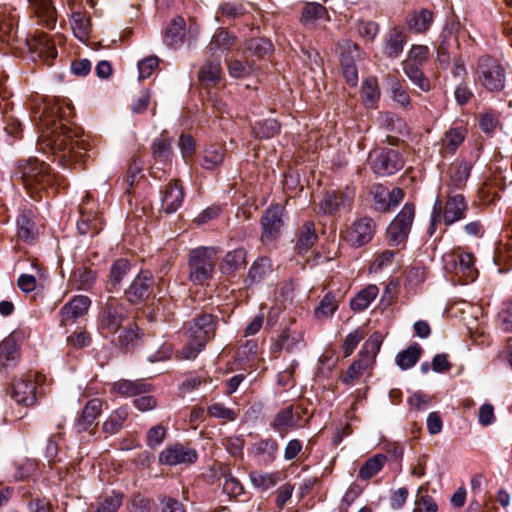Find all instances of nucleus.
Here are the masks:
<instances>
[{"mask_svg": "<svg viewBox=\"0 0 512 512\" xmlns=\"http://www.w3.org/2000/svg\"><path fill=\"white\" fill-rule=\"evenodd\" d=\"M71 109L69 106L66 108L52 106L48 108L42 119L46 126V134L43 137L47 139L55 161L66 168L84 163L89 150V144L79 140L82 135L81 129L72 128L65 122L66 110L70 113Z\"/></svg>", "mask_w": 512, "mask_h": 512, "instance_id": "nucleus-1", "label": "nucleus"}, {"mask_svg": "<svg viewBox=\"0 0 512 512\" xmlns=\"http://www.w3.org/2000/svg\"><path fill=\"white\" fill-rule=\"evenodd\" d=\"M16 179H20L32 198H41V192L57 182L51 173L50 165L37 159L19 162L15 171Z\"/></svg>", "mask_w": 512, "mask_h": 512, "instance_id": "nucleus-2", "label": "nucleus"}, {"mask_svg": "<svg viewBox=\"0 0 512 512\" xmlns=\"http://www.w3.org/2000/svg\"><path fill=\"white\" fill-rule=\"evenodd\" d=\"M217 323L218 317L212 314H202L195 318L186 331L187 343L180 351L182 358L195 359L215 337Z\"/></svg>", "mask_w": 512, "mask_h": 512, "instance_id": "nucleus-3", "label": "nucleus"}, {"mask_svg": "<svg viewBox=\"0 0 512 512\" xmlns=\"http://www.w3.org/2000/svg\"><path fill=\"white\" fill-rule=\"evenodd\" d=\"M128 317V309L119 298L109 296L103 302L98 319L97 329L104 338L114 337L122 328Z\"/></svg>", "mask_w": 512, "mask_h": 512, "instance_id": "nucleus-4", "label": "nucleus"}, {"mask_svg": "<svg viewBox=\"0 0 512 512\" xmlns=\"http://www.w3.org/2000/svg\"><path fill=\"white\" fill-rule=\"evenodd\" d=\"M475 81L489 92H501L506 86L505 68L496 58L483 55L477 61Z\"/></svg>", "mask_w": 512, "mask_h": 512, "instance_id": "nucleus-5", "label": "nucleus"}, {"mask_svg": "<svg viewBox=\"0 0 512 512\" xmlns=\"http://www.w3.org/2000/svg\"><path fill=\"white\" fill-rule=\"evenodd\" d=\"M216 264L214 248L198 247L188 255L189 279L194 285H204L212 279Z\"/></svg>", "mask_w": 512, "mask_h": 512, "instance_id": "nucleus-6", "label": "nucleus"}, {"mask_svg": "<svg viewBox=\"0 0 512 512\" xmlns=\"http://www.w3.org/2000/svg\"><path fill=\"white\" fill-rule=\"evenodd\" d=\"M383 342V335L380 332H374L366 340L359 353V359L354 361L346 370L342 377L344 384H351V382L358 378L363 371L368 369L375 361L380 347Z\"/></svg>", "mask_w": 512, "mask_h": 512, "instance_id": "nucleus-7", "label": "nucleus"}, {"mask_svg": "<svg viewBox=\"0 0 512 512\" xmlns=\"http://www.w3.org/2000/svg\"><path fill=\"white\" fill-rule=\"evenodd\" d=\"M368 160L372 171L378 176L393 175L405 165L403 155L389 147L374 148L370 151Z\"/></svg>", "mask_w": 512, "mask_h": 512, "instance_id": "nucleus-8", "label": "nucleus"}, {"mask_svg": "<svg viewBox=\"0 0 512 512\" xmlns=\"http://www.w3.org/2000/svg\"><path fill=\"white\" fill-rule=\"evenodd\" d=\"M414 216V204L406 203L387 228V240L390 246L406 243Z\"/></svg>", "mask_w": 512, "mask_h": 512, "instance_id": "nucleus-9", "label": "nucleus"}, {"mask_svg": "<svg viewBox=\"0 0 512 512\" xmlns=\"http://www.w3.org/2000/svg\"><path fill=\"white\" fill-rule=\"evenodd\" d=\"M283 213L284 208L278 204L271 205L266 209L261 218V240L263 243L272 242L280 236L281 229L284 225Z\"/></svg>", "mask_w": 512, "mask_h": 512, "instance_id": "nucleus-10", "label": "nucleus"}, {"mask_svg": "<svg viewBox=\"0 0 512 512\" xmlns=\"http://www.w3.org/2000/svg\"><path fill=\"white\" fill-rule=\"evenodd\" d=\"M95 204L90 201L89 195L80 205V219L77 222V230L81 235L95 236L102 229V219L94 210Z\"/></svg>", "mask_w": 512, "mask_h": 512, "instance_id": "nucleus-11", "label": "nucleus"}, {"mask_svg": "<svg viewBox=\"0 0 512 512\" xmlns=\"http://www.w3.org/2000/svg\"><path fill=\"white\" fill-rule=\"evenodd\" d=\"M25 339L22 330H14L0 343V367L7 368L16 364L20 358V347Z\"/></svg>", "mask_w": 512, "mask_h": 512, "instance_id": "nucleus-12", "label": "nucleus"}, {"mask_svg": "<svg viewBox=\"0 0 512 512\" xmlns=\"http://www.w3.org/2000/svg\"><path fill=\"white\" fill-rule=\"evenodd\" d=\"M154 278L149 271H141L125 290L127 301L131 304H139L152 294Z\"/></svg>", "mask_w": 512, "mask_h": 512, "instance_id": "nucleus-13", "label": "nucleus"}, {"mask_svg": "<svg viewBox=\"0 0 512 512\" xmlns=\"http://www.w3.org/2000/svg\"><path fill=\"white\" fill-rule=\"evenodd\" d=\"M375 234V223L369 217L355 221L346 232V240L353 247H361L370 242Z\"/></svg>", "mask_w": 512, "mask_h": 512, "instance_id": "nucleus-14", "label": "nucleus"}, {"mask_svg": "<svg viewBox=\"0 0 512 512\" xmlns=\"http://www.w3.org/2000/svg\"><path fill=\"white\" fill-rule=\"evenodd\" d=\"M198 453L195 449L184 446L183 444H175L166 448L159 454V461L165 465L192 464L196 462Z\"/></svg>", "mask_w": 512, "mask_h": 512, "instance_id": "nucleus-15", "label": "nucleus"}, {"mask_svg": "<svg viewBox=\"0 0 512 512\" xmlns=\"http://www.w3.org/2000/svg\"><path fill=\"white\" fill-rule=\"evenodd\" d=\"M91 305V300L84 295L73 297L60 309V326L73 324L78 318L84 316Z\"/></svg>", "mask_w": 512, "mask_h": 512, "instance_id": "nucleus-16", "label": "nucleus"}, {"mask_svg": "<svg viewBox=\"0 0 512 512\" xmlns=\"http://www.w3.org/2000/svg\"><path fill=\"white\" fill-rule=\"evenodd\" d=\"M11 396L18 404L26 407L34 405L37 401L35 377L28 375L16 380L13 383Z\"/></svg>", "mask_w": 512, "mask_h": 512, "instance_id": "nucleus-17", "label": "nucleus"}, {"mask_svg": "<svg viewBox=\"0 0 512 512\" xmlns=\"http://www.w3.org/2000/svg\"><path fill=\"white\" fill-rule=\"evenodd\" d=\"M161 211L166 214L176 212L182 205L184 189L177 179L171 180L161 191Z\"/></svg>", "mask_w": 512, "mask_h": 512, "instance_id": "nucleus-18", "label": "nucleus"}, {"mask_svg": "<svg viewBox=\"0 0 512 512\" xmlns=\"http://www.w3.org/2000/svg\"><path fill=\"white\" fill-rule=\"evenodd\" d=\"M440 43L437 47V61L440 68L447 69L454 60V55H459L456 51L459 47L458 38L451 30L445 29L440 35Z\"/></svg>", "mask_w": 512, "mask_h": 512, "instance_id": "nucleus-19", "label": "nucleus"}, {"mask_svg": "<svg viewBox=\"0 0 512 512\" xmlns=\"http://www.w3.org/2000/svg\"><path fill=\"white\" fill-rule=\"evenodd\" d=\"M468 204L462 194L449 195L443 208V221L446 226L452 225L466 217Z\"/></svg>", "mask_w": 512, "mask_h": 512, "instance_id": "nucleus-20", "label": "nucleus"}, {"mask_svg": "<svg viewBox=\"0 0 512 512\" xmlns=\"http://www.w3.org/2000/svg\"><path fill=\"white\" fill-rule=\"evenodd\" d=\"M31 53L43 60L48 66L52 65L53 60L57 57V50L54 42L46 34H40L28 41Z\"/></svg>", "mask_w": 512, "mask_h": 512, "instance_id": "nucleus-21", "label": "nucleus"}, {"mask_svg": "<svg viewBox=\"0 0 512 512\" xmlns=\"http://www.w3.org/2000/svg\"><path fill=\"white\" fill-rule=\"evenodd\" d=\"M39 235L36 215L31 209H24L17 217V236L26 243L34 242Z\"/></svg>", "mask_w": 512, "mask_h": 512, "instance_id": "nucleus-22", "label": "nucleus"}, {"mask_svg": "<svg viewBox=\"0 0 512 512\" xmlns=\"http://www.w3.org/2000/svg\"><path fill=\"white\" fill-rule=\"evenodd\" d=\"M407 39L404 28L399 26L391 28L384 39V54L390 59L398 58L403 52Z\"/></svg>", "mask_w": 512, "mask_h": 512, "instance_id": "nucleus-23", "label": "nucleus"}, {"mask_svg": "<svg viewBox=\"0 0 512 512\" xmlns=\"http://www.w3.org/2000/svg\"><path fill=\"white\" fill-rule=\"evenodd\" d=\"M102 410V401L98 398L91 399L84 406L80 417L77 419L75 429L78 433L88 431L97 424L96 420Z\"/></svg>", "mask_w": 512, "mask_h": 512, "instance_id": "nucleus-24", "label": "nucleus"}, {"mask_svg": "<svg viewBox=\"0 0 512 512\" xmlns=\"http://www.w3.org/2000/svg\"><path fill=\"white\" fill-rule=\"evenodd\" d=\"M392 100L403 109H410L412 102L405 81L393 75L386 77Z\"/></svg>", "mask_w": 512, "mask_h": 512, "instance_id": "nucleus-25", "label": "nucleus"}, {"mask_svg": "<svg viewBox=\"0 0 512 512\" xmlns=\"http://www.w3.org/2000/svg\"><path fill=\"white\" fill-rule=\"evenodd\" d=\"M113 387L118 394L125 397H136L152 390V385L144 379H121L115 382Z\"/></svg>", "mask_w": 512, "mask_h": 512, "instance_id": "nucleus-26", "label": "nucleus"}, {"mask_svg": "<svg viewBox=\"0 0 512 512\" xmlns=\"http://www.w3.org/2000/svg\"><path fill=\"white\" fill-rule=\"evenodd\" d=\"M30 7L35 16L49 29L55 27L56 9L51 0H29Z\"/></svg>", "mask_w": 512, "mask_h": 512, "instance_id": "nucleus-27", "label": "nucleus"}, {"mask_svg": "<svg viewBox=\"0 0 512 512\" xmlns=\"http://www.w3.org/2000/svg\"><path fill=\"white\" fill-rule=\"evenodd\" d=\"M143 333L135 322L129 323L119 333L116 345L125 351L133 350L142 340Z\"/></svg>", "mask_w": 512, "mask_h": 512, "instance_id": "nucleus-28", "label": "nucleus"}, {"mask_svg": "<svg viewBox=\"0 0 512 512\" xmlns=\"http://www.w3.org/2000/svg\"><path fill=\"white\" fill-rule=\"evenodd\" d=\"M405 22L410 31L417 34L425 33L433 22V14L428 9H421L409 13Z\"/></svg>", "mask_w": 512, "mask_h": 512, "instance_id": "nucleus-29", "label": "nucleus"}, {"mask_svg": "<svg viewBox=\"0 0 512 512\" xmlns=\"http://www.w3.org/2000/svg\"><path fill=\"white\" fill-rule=\"evenodd\" d=\"M279 445L273 438L260 439L251 447L255 457L260 458L265 464L274 462L277 457Z\"/></svg>", "mask_w": 512, "mask_h": 512, "instance_id": "nucleus-30", "label": "nucleus"}, {"mask_svg": "<svg viewBox=\"0 0 512 512\" xmlns=\"http://www.w3.org/2000/svg\"><path fill=\"white\" fill-rule=\"evenodd\" d=\"M472 169L471 163L461 161L453 163L450 167L448 186L452 190H458L465 187Z\"/></svg>", "mask_w": 512, "mask_h": 512, "instance_id": "nucleus-31", "label": "nucleus"}, {"mask_svg": "<svg viewBox=\"0 0 512 512\" xmlns=\"http://www.w3.org/2000/svg\"><path fill=\"white\" fill-rule=\"evenodd\" d=\"M185 37V20L181 16L172 19L167 27L164 36V42L171 48H177L182 45Z\"/></svg>", "mask_w": 512, "mask_h": 512, "instance_id": "nucleus-32", "label": "nucleus"}, {"mask_svg": "<svg viewBox=\"0 0 512 512\" xmlns=\"http://www.w3.org/2000/svg\"><path fill=\"white\" fill-rule=\"evenodd\" d=\"M387 462V456L378 453L368 458L358 472L359 479L363 481H368L376 476L384 467Z\"/></svg>", "mask_w": 512, "mask_h": 512, "instance_id": "nucleus-33", "label": "nucleus"}, {"mask_svg": "<svg viewBox=\"0 0 512 512\" xmlns=\"http://www.w3.org/2000/svg\"><path fill=\"white\" fill-rule=\"evenodd\" d=\"M465 136V128L453 127L448 129L441 140V150L445 153L454 154L463 143Z\"/></svg>", "mask_w": 512, "mask_h": 512, "instance_id": "nucleus-34", "label": "nucleus"}, {"mask_svg": "<svg viewBox=\"0 0 512 512\" xmlns=\"http://www.w3.org/2000/svg\"><path fill=\"white\" fill-rule=\"evenodd\" d=\"M422 65H412V64H403L402 69L407 78L419 88L423 92H428L431 90V82L428 77L425 76L423 72Z\"/></svg>", "mask_w": 512, "mask_h": 512, "instance_id": "nucleus-35", "label": "nucleus"}, {"mask_svg": "<svg viewBox=\"0 0 512 512\" xmlns=\"http://www.w3.org/2000/svg\"><path fill=\"white\" fill-rule=\"evenodd\" d=\"M71 28L76 38L86 41L91 32L90 17L86 12L75 11L71 15Z\"/></svg>", "mask_w": 512, "mask_h": 512, "instance_id": "nucleus-36", "label": "nucleus"}, {"mask_svg": "<svg viewBox=\"0 0 512 512\" xmlns=\"http://www.w3.org/2000/svg\"><path fill=\"white\" fill-rule=\"evenodd\" d=\"M379 289L376 285H368L357 293L350 301V307L355 312L364 311L377 297Z\"/></svg>", "mask_w": 512, "mask_h": 512, "instance_id": "nucleus-37", "label": "nucleus"}, {"mask_svg": "<svg viewBox=\"0 0 512 512\" xmlns=\"http://www.w3.org/2000/svg\"><path fill=\"white\" fill-rule=\"evenodd\" d=\"M328 19L327 9L319 3H307L301 13L300 22L304 26L314 25L317 21Z\"/></svg>", "mask_w": 512, "mask_h": 512, "instance_id": "nucleus-38", "label": "nucleus"}, {"mask_svg": "<svg viewBox=\"0 0 512 512\" xmlns=\"http://www.w3.org/2000/svg\"><path fill=\"white\" fill-rule=\"evenodd\" d=\"M236 43V36L220 29L211 39L208 50L212 55L229 50Z\"/></svg>", "mask_w": 512, "mask_h": 512, "instance_id": "nucleus-39", "label": "nucleus"}, {"mask_svg": "<svg viewBox=\"0 0 512 512\" xmlns=\"http://www.w3.org/2000/svg\"><path fill=\"white\" fill-rule=\"evenodd\" d=\"M361 98L366 107H376L380 99V89L376 77H368L363 81Z\"/></svg>", "mask_w": 512, "mask_h": 512, "instance_id": "nucleus-40", "label": "nucleus"}, {"mask_svg": "<svg viewBox=\"0 0 512 512\" xmlns=\"http://www.w3.org/2000/svg\"><path fill=\"white\" fill-rule=\"evenodd\" d=\"M318 236L315 231V224L312 221L304 223L300 230L299 238L296 243V249L300 254L306 253L317 241Z\"/></svg>", "mask_w": 512, "mask_h": 512, "instance_id": "nucleus-41", "label": "nucleus"}, {"mask_svg": "<svg viewBox=\"0 0 512 512\" xmlns=\"http://www.w3.org/2000/svg\"><path fill=\"white\" fill-rule=\"evenodd\" d=\"M245 259L246 251L243 248L229 251L222 261L221 271L224 274H231L245 265Z\"/></svg>", "mask_w": 512, "mask_h": 512, "instance_id": "nucleus-42", "label": "nucleus"}, {"mask_svg": "<svg viewBox=\"0 0 512 512\" xmlns=\"http://www.w3.org/2000/svg\"><path fill=\"white\" fill-rule=\"evenodd\" d=\"M272 270L271 260L267 257H259L250 267L247 279L251 284L260 283Z\"/></svg>", "mask_w": 512, "mask_h": 512, "instance_id": "nucleus-43", "label": "nucleus"}, {"mask_svg": "<svg viewBox=\"0 0 512 512\" xmlns=\"http://www.w3.org/2000/svg\"><path fill=\"white\" fill-rule=\"evenodd\" d=\"M156 164L168 165L172 156L171 142L168 139H156L151 146Z\"/></svg>", "mask_w": 512, "mask_h": 512, "instance_id": "nucleus-44", "label": "nucleus"}, {"mask_svg": "<svg viewBox=\"0 0 512 512\" xmlns=\"http://www.w3.org/2000/svg\"><path fill=\"white\" fill-rule=\"evenodd\" d=\"M421 352L422 349L418 344L410 345L407 349L398 353L396 363L402 370L409 369L418 362Z\"/></svg>", "mask_w": 512, "mask_h": 512, "instance_id": "nucleus-45", "label": "nucleus"}, {"mask_svg": "<svg viewBox=\"0 0 512 512\" xmlns=\"http://www.w3.org/2000/svg\"><path fill=\"white\" fill-rule=\"evenodd\" d=\"M224 160V149L220 145H211L204 150L201 166L212 170L218 167Z\"/></svg>", "mask_w": 512, "mask_h": 512, "instance_id": "nucleus-46", "label": "nucleus"}, {"mask_svg": "<svg viewBox=\"0 0 512 512\" xmlns=\"http://www.w3.org/2000/svg\"><path fill=\"white\" fill-rule=\"evenodd\" d=\"M272 50V43L266 38H253L246 44L245 56H255L259 59L264 58Z\"/></svg>", "mask_w": 512, "mask_h": 512, "instance_id": "nucleus-47", "label": "nucleus"}, {"mask_svg": "<svg viewBox=\"0 0 512 512\" xmlns=\"http://www.w3.org/2000/svg\"><path fill=\"white\" fill-rule=\"evenodd\" d=\"M127 417L128 411L126 408L121 407L115 410L103 423V431L109 435L118 433L123 427V423L126 421Z\"/></svg>", "mask_w": 512, "mask_h": 512, "instance_id": "nucleus-48", "label": "nucleus"}, {"mask_svg": "<svg viewBox=\"0 0 512 512\" xmlns=\"http://www.w3.org/2000/svg\"><path fill=\"white\" fill-rule=\"evenodd\" d=\"M338 309V301L333 292H328L322 298L318 306L314 310L316 318H326L332 316Z\"/></svg>", "mask_w": 512, "mask_h": 512, "instance_id": "nucleus-49", "label": "nucleus"}, {"mask_svg": "<svg viewBox=\"0 0 512 512\" xmlns=\"http://www.w3.org/2000/svg\"><path fill=\"white\" fill-rule=\"evenodd\" d=\"M344 197L342 193L336 191H328L323 200L320 202V211L327 215L336 213L343 204Z\"/></svg>", "mask_w": 512, "mask_h": 512, "instance_id": "nucleus-50", "label": "nucleus"}, {"mask_svg": "<svg viewBox=\"0 0 512 512\" xmlns=\"http://www.w3.org/2000/svg\"><path fill=\"white\" fill-rule=\"evenodd\" d=\"M130 267L127 259L120 258L115 260L110 268L109 284L112 287L118 286L130 271Z\"/></svg>", "mask_w": 512, "mask_h": 512, "instance_id": "nucleus-51", "label": "nucleus"}, {"mask_svg": "<svg viewBox=\"0 0 512 512\" xmlns=\"http://www.w3.org/2000/svg\"><path fill=\"white\" fill-rule=\"evenodd\" d=\"M255 69V63L250 61L248 56H245L244 62L237 59L228 62L229 74L234 78L249 76Z\"/></svg>", "mask_w": 512, "mask_h": 512, "instance_id": "nucleus-52", "label": "nucleus"}, {"mask_svg": "<svg viewBox=\"0 0 512 512\" xmlns=\"http://www.w3.org/2000/svg\"><path fill=\"white\" fill-rule=\"evenodd\" d=\"M123 502V494L120 492H112L98 501L95 512H117Z\"/></svg>", "mask_w": 512, "mask_h": 512, "instance_id": "nucleus-53", "label": "nucleus"}, {"mask_svg": "<svg viewBox=\"0 0 512 512\" xmlns=\"http://www.w3.org/2000/svg\"><path fill=\"white\" fill-rule=\"evenodd\" d=\"M249 477L254 487L262 490H268L277 483L278 473H261L253 471L250 472Z\"/></svg>", "mask_w": 512, "mask_h": 512, "instance_id": "nucleus-54", "label": "nucleus"}, {"mask_svg": "<svg viewBox=\"0 0 512 512\" xmlns=\"http://www.w3.org/2000/svg\"><path fill=\"white\" fill-rule=\"evenodd\" d=\"M281 125L276 119H266L254 126L255 134L260 138H272L280 132Z\"/></svg>", "mask_w": 512, "mask_h": 512, "instance_id": "nucleus-55", "label": "nucleus"}, {"mask_svg": "<svg viewBox=\"0 0 512 512\" xmlns=\"http://www.w3.org/2000/svg\"><path fill=\"white\" fill-rule=\"evenodd\" d=\"M429 57V48L425 45H412L407 58L403 64L422 65L426 63Z\"/></svg>", "mask_w": 512, "mask_h": 512, "instance_id": "nucleus-56", "label": "nucleus"}, {"mask_svg": "<svg viewBox=\"0 0 512 512\" xmlns=\"http://www.w3.org/2000/svg\"><path fill=\"white\" fill-rule=\"evenodd\" d=\"M225 478L223 483V492L227 494L230 498H235L244 493V488L240 481L235 478L229 470L223 473Z\"/></svg>", "mask_w": 512, "mask_h": 512, "instance_id": "nucleus-57", "label": "nucleus"}, {"mask_svg": "<svg viewBox=\"0 0 512 512\" xmlns=\"http://www.w3.org/2000/svg\"><path fill=\"white\" fill-rule=\"evenodd\" d=\"M293 425L294 420L292 406L280 410L276 414L274 421L272 423V427L279 432L286 430L288 427H292Z\"/></svg>", "mask_w": 512, "mask_h": 512, "instance_id": "nucleus-58", "label": "nucleus"}, {"mask_svg": "<svg viewBox=\"0 0 512 512\" xmlns=\"http://www.w3.org/2000/svg\"><path fill=\"white\" fill-rule=\"evenodd\" d=\"M357 29L360 37L367 42H373L379 33L378 23L371 20H360Z\"/></svg>", "mask_w": 512, "mask_h": 512, "instance_id": "nucleus-59", "label": "nucleus"}, {"mask_svg": "<svg viewBox=\"0 0 512 512\" xmlns=\"http://www.w3.org/2000/svg\"><path fill=\"white\" fill-rule=\"evenodd\" d=\"M221 74V65L219 61L207 62L199 72L201 81L216 82Z\"/></svg>", "mask_w": 512, "mask_h": 512, "instance_id": "nucleus-60", "label": "nucleus"}, {"mask_svg": "<svg viewBox=\"0 0 512 512\" xmlns=\"http://www.w3.org/2000/svg\"><path fill=\"white\" fill-rule=\"evenodd\" d=\"M478 123L484 133L490 134L498 126L499 118L496 112L489 110L479 114Z\"/></svg>", "mask_w": 512, "mask_h": 512, "instance_id": "nucleus-61", "label": "nucleus"}, {"mask_svg": "<svg viewBox=\"0 0 512 512\" xmlns=\"http://www.w3.org/2000/svg\"><path fill=\"white\" fill-rule=\"evenodd\" d=\"M343 76L348 85L354 87L358 83V71L352 58L345 57L341 61Z\"/></svg>", "mask_w": 512, "mask_h": 512, "instance_id": "nucleus-62", "label": "nucleus"}, {"mask_svg": "<svg viewBox=\"0 0 512 512\" xmlns=\"http://www.w3.org/2000/svg\"><path fill=\"white\" fill-rule=\"evenodd\" d=\"M422 488H419L418 494L415 500L416 512H437L438 505L432 496L425 494L421 495Z\"/></svg>", "mask_w": 512, "mask_h": 512, "instance_id": "nucleus-63", "label": "nucleus"}, {"mask_svg": "<svg viewBox=\"0 0 512 512\" xmlns=\"http://www.w3.org/2000/svg\"><path fill=\"white\" fill-rule=\"evenodd\" d=\"M167 430L162 425H156L147 432L146 442L150 448H156L162 444L166 437Z\"/></svg>", "mask_w": 512, "mask_h": 512, "instance_id": "nucleus-64", "label": "nucleus"}]
</instances>
